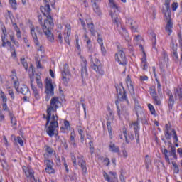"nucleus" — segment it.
<instances>
[{
    "label": "nucleus",
    "mask_w": 182,
    "mask_h": 182,
    "mask_svg": "<svg viewBox=\"0 0 182 182\" xmlns=\"http://www.w3.org/2000/svg\"><path fill=\"white\" fill-rule=\"evenodd\" d=\"M59 97H53L50 102V106L47 108V123H46L45 128L46 129V133L50 137H53L56 133L55 131L56 128L59 127V117L56 114L58 109H59Z\"/></svg>",
    "instance_id": "obj_1"
},
{
    "label": "nucleus",
    "mask_w": 182,
    "mask_h": 182,
    "mask_svg": "<svg viewBox=\"0 0 182 182\" xmlns=\"http://www.w3.org/2000/svg\"><path fill=\"white\" fill-rule=\"evenodd\" d=\"M109 6L113 9L114 13H111V18L114 25L117 26V29L122 36H127V31L120 26V21L119 20V7L114 4L113 0H109Z\"/></svg>",
    "instance_id": "obj_2"
},
{
    "label": "nucleus",
    "mask_w": 182,
    "mask_h": 182,
    "mask_svg": "<svg viewBox=\"0 0 182 182\" xmlns=\"http://www.w3.org/2000/svg\"><path fill=\"white\" fill-rule=\"evenodd\" d=\"M164 8L163 9V14H164L165 19L167 20V23L165 27V31L168 36H171L173 33V22H171V9H170V1L166 0L164 4Z\"/></svg>",
    "instance_id": "obj_3"
},
{
    "label": "nucleus",
    "mask_w": 182,
    "mask_h": 182,
    "mask_svg": "<svg viewBox=\"0 0 182 182\" xmlns=\"http://www.w3.org/2000/svg\"><path fill=\"white\" fill-rule=\"evenodd\" d=\"M55 26V23L52 19L49 18V21L45 22V26H43V32H44L46 36H47L48 41L50 42H53L55 41V37L50 31V29Z\"/></svg>",
    "instance_id": "obj_4"
},
{
    "label": "nucleus",
    "mask_w": 182,
    "mask_h": 182,
    "mask_svg": "<svg viewBox=\"0 0 182 182\" xmlns=\"http://www.w3.org/2000/svg\"><path fill=\"white\" fill-rule=\"evenodd\" d=\"M164 136L166 140H171L173 137L174 143H178V136H177V132L176 129L171 128V124H166L164 129Z\"/></svg>",
    "instance_id": "obj_5"
},
{
    "label": "nucleus",
    "mask_w": 182,
    "mask_h": 182,
    "mask_svg": "<svg viewBox=\"0 0 182 182\" xmlns=\"http://www.w3.org/2000/svg\"><path fill=\"white\" fill-rule=\"evenodd\" d=\"M134 109L137 116V120H141L142 123H147V119H146V115H144V112H143V109L140 106L139 101L136 99H134Z\"/></svg>",
    "instance_id": "obj_6"
},
{
    "label": "nucleus",
    "mask_w": 182,
    "mask_h": 182,
    "mask_svg": "<svg viewBox=\"0 0 182 182\" xmlns=\"http://www.w3.org/2000/svg\"><path fill=\"white\" fill-rule=\"evenodd\" d=\"M90 60L91 62V68L97 74L100 76H103L105 75V71L103 70V66L100 64V61L99 59H95V63L93 62V58H92V55H90Z\"/></svg>",
    "instance_id": "obj_7"
},
{
    "label": "nucleus",
    "mask_w": 182,
    "mask_h": 182,
    "mask_svg": "<svg viewBox=\"0 0 182 182\" xmlns=\"http://www.w3.org/2000/svg\"><path fill=\"white\" fill-rule=\"evenodd\" d=\"M55 87H53V85L52 84V79H46V101L49 102V99H50L51 96L55 95L54 92Z\"/></svg>",
    "instance_id": "obj_8"
},
{
    "label": "nucleus",
    "mask_w": 182,
    "mask_h": 182,
    "mask_svg": "<svg viewBox=\"0 0 182 182\" xmlns=\"http://www.w3.org/2000/svg\"><path fill=\"white\" fill-rule=\"evenodd\" d=\"M36 32L38 33H42V30L38 26L35 27L33 25L30 26V33L33 39V42L36 46H39V40L38 39V34H36Z\"/></svg>",
    "instance_id": "obj_9"
},
{
    "label": "nucleus",
    "mask_w": 182,
    "mask_h": 182,
    "mask_svg": "<svg viewBox=\"0 0 182 182\" xmlns=\"http://www.w3.org/2000/svg\"><path fill=\"white\" fill-rule=\"evenodd\" d=\"M23 171L25 173L28 182H37L36 179H35L33 169L30 167L23 166Z\"/></svg>",
    "instance_id": "obj_10"
},
{
    "label": "nucleus",
    "mask_w": 182,
    "mask_h": 182,
    "mask_svg": "<svg viewBox=\"0 0 182 182\" xmlns=\"http://www.w3.org/2000/svg\"><path fill=\"white\" fill-rule=\"evenodd\" d=\"M42 14H43L44 16H46V19L45 20V22L48 21L49 22V19H51V21H53V18L50 16V6L49 5V3L48 1L46 2L45 6H42L40 8Z\"/></svg>",
    "instance_id": "obj_11"
},
{
    "label": "nucleus",
    "mask_w": 182,
    "mask_h": 182,
    "mask_svg": "<svg viewBox=\"0 0 182 182\" xmlns=\"http://www.w3.org/2000/svg\"><path fill=\"white\" fill-rule=\"evenodd\" d=\"M62 76V80L64 85H68L71 77L70 71H69V65L68 64L64 65Z\"/></svg>",
    "instance_id": "obj_12"
},
{
    "label": "nucleus",
    "mask_w": 182,
    "mask_h": 182,
    "mask_svg": "<svg viewBox=\"0 0 182 182\" xmlns=\"http://www.w3.org/2000/svg\"><path fill=\"white\" fill-rule=\"evenodd\" d=\"M103 177L107 182H117V173L114 171H109V174L104 171Z\"/></svg>",
    "instance_id": "obj_13"
},
{
    "label": "nucleus",
    "mask_w": 182,
    "mask_h": 182,
    "mask_svg": "<svg viewBox=\"0 0 182 182\" xmlns=\"http://www.w3.org/2000/svg\"><path fill=\"white\" fill-rule=\"evenodd\" d=\"M115 60L116 62L119 63V65H126V55L124 54V51L123 50H119L115 54Z\"/></svg>",
    "instance_id": "obj_14"
},
{
    "label": "nucleus",
    "mask_w": 182,
    "mask_h": 182,
    "mask_svg": "<svg viewBox=\"0 0 182 182\" xmlns=\"http://www.w3.org/2000/svg\"><path fill=\"white\" fill-rule=\"evenodd\" d=\"M118 98L120 100H126L127 105H129V100H127V95H126V90L123 86L116 87Z\"/></svg>",
    "instance_id": "obj_15"
},
{
    "label": "nucleus",
    "mask_w": 182,
    "mask_h": 182,
    "mask_svg": "<svg viewBox=\"0 0 182 182\" xmlns=\"http://www.w3.org/2000/svg\"><path fill=\"white\" fill-rule=\"evenodd\" d=\"M44 164L46 167L45 168L46 173L48 174H55V169H53V162L49 159L44 160Z\"/></svg>",
    "instance_id": "obj_16"
},
{
    "label": "nucleus",
    "mask_w": 182,
    "mask_h": 182,
    "mask_svg": "<svg viewBox=\"0 0 182 182\" xmlns=\"http://www.w3.org/2000/svg\"><path fill=\"white\" fill-rule=\"evenodd\" d=\"M77 160L78 166L81 168L83 174H86L87 167L86 166V161H85V158L83 156H78Z\"/></svg>",
    "instance_id": "obj_17"
},
{
    "label": "nucleus",
    "mask_w": 182,
    "mask_h": 182,
    "mask_svg": "<svg viewBox=\"0 0 182 182\" xmlns=\"http://www.w3.org/2000/svg\"><path fill=\"white\" fill-rule=\"evenodd\" d=\"M102 0H91V2L92 4V8L94 12L97 14V15H102V11H100V7H99V4Z\"/></svg>",
    "instance_id": "obj_18"
},
{
    "label": "nucleus",
    "mask_w": 182,
    "mask_h": 182,
    "mask_svg": "<svg viewBox=\"0 0 182 182\" xmlns=\"http://www.w3.org/2000/svg\"><path fill=\"white\" fill-rule=\"evenodd\" d=\"M17 92L18 93H21V95H23L24 96H28V95H30L31 93L29 91V87H28V86L26 85H21L18 89Z\"/></svg>",
    "instance_id": "obj_19"
},
{
    "label": "nucleus",
    "mask_w": 182,
    "mask_h": 182,
    "mask_svg": "<svg viewBox=\"0 0 182 182\" xmlns=\"http://www.w3.org/2000/svg\"><path fill=\"white\" fill-rule=\"evenodd\" d=\"M87 65V62L85 61L83 63V64H82V68H81V76L82 77V79H87V76H88V73H87V68L86 67Z\"/></svg>",
    "instance_id": "obj_20"
},
{
    "label": "nucleus",
    "mask_w": 182,
    "mask_h": 182,
    "mask_svg": "<svg viewBox=\"0 0 182 182\" xmlns=\"http://www.w3.org/2000/svg\"><path fill=\"white\" fill-rule=\"evenodd\" d=\"M129 114H130V111L129 110V107L123 106L122 107V109H120V117L122 118V116H124V117H129Z\"/></svg>",
    "instance_id": "obj_21"
},
{
    "label": "nucleus",
    "mask_w": 182,
    "mask_h": 182,
    "mask_svg": "<svg viewBox=\"0 0 182 182\" xmlns=\"http://www.w3.org/2000/svg\"><path fill=\"white\" fill-rule=\"evenodd\" d=\"M109 151L111 153H120V147L116 146V144L113 142H110L109 145Z\"/></svg>",
    "instance_id": "obj_22"
},
{
    "label": "nucleus",
    "mask_w": 182,
    "mask_h": 182,
    "mask_svg": "<svg viewBox=\"0 0 182 182\" xmlns=\"http://www.w3.org/2000/svg\"><path fill=\"white\" fill-rule=\"evenodd\" d=\"M126 23H127V25H128L129 26H130L131 31H132V32H136V31H137V26H134V23H135V21H133V19H132V18H127V19L126 20Z\"/></svg>",
    "instance_id": "obj_23"
},
{
    "label": "nucleus",
    "mask_w": 182,
    "mask_h": 182,
    "mask_svg": "<svg viewBox=\"0 0 182 182\" xmlns=\"http://www.w3.org/2000/svg\"><path fill=\"white\" fill-rule=\"evenodd\" d=\"M87 25L88 31H90V33H91L92 36H96V30L95 29V24H93V22H87Z\"/></svg>",
    "instance_id": "obj_24"
},
{
    "label": "nucleus",
    "mask_w": 182,
    "mask_h": 182,
    "mask_svg": "<svg viewBox=\"0 0 182 182\" xmlns=\"http://www.w3.org/2000/svg\"><path fill=\"white\" fill-rule=\"evenodd\" d=\"M127 82V86H128L129 90L132 92V93H134V87H133V82H132V80L130 79V76L127 75L126 78Z\"/></svg>",
    "instance_id": "obj_25"
},
{
    "label": "nucleus",
    "mask_w": 182,
    "mask_h": 182,
    "mask_svg": "<svg viewBox=\"0 0 182 182\" xmlns=\"http://www.w3.org/2000/svg\"><path fill=\"white\" fill-rule=\"evenodd\" d=\"M129 127L131 128L132 127L134 129L135 136H137V133H139V122H132V123L129 124Z\"/></svg>",
    "instance_id": "obj_26"
},
{
    "label": "nucleus",
    "mask_w": 182,
    "mask_h": 182,
    "mask_svg": "<svg viewBox=\"0 0 182 182\" xmlns=\"http://www.w3.org/2000/svg\"><path fill=\"white\" fill-rule=\"evenodd\" d=\"M168 106L170 110L173 109V107L174 106V97H168Z\"/></svg>",
    "instance_id": "obj_27"
},
{
    "label": "nucleus",
    "mask_w": 182,
    "mask_h": 182,
    "mask_svg": "<svg viewBox=\"0 0 182 182\" xmlns=\"http://www.w3.org/2000/svg\"><path fill=\"white\" fill-rule=\"evenodd\" d=\"M44 147H45L46 151L48 153V154H56V151H55V150H53L52 147L48 145H46Z\"/></svg>",
    "instance_id": "obj_28"
},
{
    "label": "nucleus",
    "mask_w": 182,
    "mask_h": 182,
    "mask_svg": "<svg viewBox=\"0 0 182 182\" xmlns=\"http://www.w3.org/2000/svg\"><path fill=\"white\" fill-rule=\"evenodd\" d=\"M9 113L11 124L16 126V118H15V116L11 112H9Z\"/></svg>",
    "instance_id": "obj_29"
},
{
    "label": "nucleus",
    "mask_w": 182,
    "mask_h": 182,
    "mask_svg": "<svg viewBox=\"0 0 182 182\" xmlns=\"http://www.w3.org/2000/svg\"><path fill=\"white\" fill-rule=\"evenodd\" d=\"M14 29L16 32V36L18 39H21V38H22V33L21 32V29L18 28V26H16V24H14Z\"/></svg>",
    "instance_id": "obj_30"
},
{
    "label": "nucleus",
    "mask_w": 182,
    "mask_h": 182,
    "mask_svg": "<svg viewBox=\"0 0 182 182\" xmlns=\"http://www.w3.org/2000/svg\"><path fill=\"white\" fill-rule=\"evenodd\" d=\"M152 48L155 50H157V47L156 46V43H157V38L156 37V34H152Z\"/></svg>",
    "instance_id": "obj_31"
},
{
    "label": "nucleus",
    "mask_w": 182,
    "mask_h": 182,
    "mask_svg": "<svg viewBox=\"0 0 182 182\" xmlns=\"http://www.w3.org/2000/svg\"><path fill=\"white\" fill-rule=\"evenodd\" d=\"M9 1L13 9H18V3H16V0H9Z\"/></svg>",
    "instance_id": "obj_32"
},
{
    "label": "nucleus",
    "mask_w": 182,
    "mask_h": 182,
    "mask_svg": "<svg viewBox=\"0 0 182 182\" xmlns=\"http://www.w3.org/2000/svg\"><path fill=\"white\" fill-rule=\"evenodd\" d=\"M0 99H1L3 103H6V102H8V98L6 97V95H5V93L2 91H0Z\"/></svg>",
    "instance_id": "obj_33"
},
{
    "label": "nucleus",
    "mask_w": 182,
    "mask_h": 182,
    "mask_svg": "<svg viewBox=\"0 0 182 182\" xmlns=\"http://www.w3.org/2000/svg\"><path fill=\"white\" fill-rule=\"evenodd\" d=\"M84 41H86L87 46L92 45V41L90 40V38H89V36H87V33H84Z\"/></svg>",
    "instance_id": "obj_34"
},
{
    "label": "nucleus",
    "mask_w": 182,
    "mask_h": 182,
    "mask_svg": "<svg viewBox=\"0 0 182 182\" xmlns=\"http://www.w3.org/2000/svg\"><path fill=\"white\" fill-rule=\"evenodd\" d=\"M36 81L37 83V86L40 87V89H42L43 85H42V80L41 79V77L39 75H37L36 77Z\"/></svg>",
    "instance_id": "obj_35"
},
{
    "label": "nucleus",
    "mask_w": 182,
    "mask_h": 182,
    "mask_svg": "<svg viewBox=\"0 0 182 182\" xmlns=\"http://www.w3.org/2000/svg\"><path fill=\"white\" fill-rule=\"evenodd\" d=\"M175 96H178L180 99H182V91L181 88L175 89Z\"/></svg>",
    "instance_id": "obj_36"
},
{
    "label": "nucleus",
    "mask_w": 182,
    "mask_h": 182,
    "mask_svg": "<svg viewBox=\"0 0 182 182\" xmlns=\"http://www.w3.org/2000/svg\"><path fill=\"white\" fill-rule=\"evenodd\" d=\"M171 156H173V159H177V154L176 151V148L171 146V150L169 151Z\"/></svg>",
    "instance_id": "obj_37"
},
{
    "label": "nucleus",
    "mask_w": 182,
    "mask_h": 182,
    "mask_svg": "<svg viewBox=\"0 0 182 182\" xmlns=\"http://www.w3.org/2000/svg\"><path fill=\"white\" fill-rule=\"evenodd\" d=\"M154 105L157 106H160L161 105V101H160V98L159 97H153Z\"/></svg>",
    "instance_id": "obj_38"
},
{
    "label": "nucleus",
    "mask_w": 182,
    "mask_h": 182,
    "mask_svg": "<svg viewBox=\"0 0 182 182\" xmlns=\"http://www.w3.org/2000/svg\"><path fill=\"white\" fill-rule=\"evenodd\" d=\"M14 77H12L11 82H13L14 87L16 89V90L17 91L19 89V81H18V80H14Z\"/></svg>",
    "instance_id": "obj_39"
},
{
    "label": "nucleus",
    "mask_w": 182,
    "mask_h": 182,
    "mask_svg": "<svg viewBox=\"0 0 182 182\" xmlns=\"http://www.w3.org/2000/svg\"><path fill=\"white\" fill-rule=\"evenodd\" d=\"M107 120H113L114 119V114H113V111L109 110V113L107 114Z\"/></svg>",
    "instance_id": "obj_40"
},
{
    "label": "nucleus",
    "mask_w": 182,
    "mask_h": 182,
    "mask_svg": "<svg viewBox=\"0 0 182 182\" xmlns=\"http://www.w3.org/2000/svg\"><path fill=\"white\" fill-rule=\"evenodd\" d=\"M97 42L100 46H103V36L101 34H97Z\"/></svg>",
    "instance_id": "obj_41"
},
{
    "label": "nucleus",
    "mask_w": 182,
    "mask_h": 182,
    "mask_svg": "<svg viewBox=\"0 0 182 182\" xmlns=\"http://www.w3.org/2000/svg\"><path fill=\"white\" fill-rule=\"evenodd\" d=\"M173 171L175 173V174H178V173H180V169H178V165H177L176 163L173 162Z\"/></svg>",
    "instance_id": "obj_42"
},
{
    "label": "nucleus",
    "mask_w": 182,
    "mask_h": 182,
    "mask_svg": "<svg viewBox=\"0 0 182 182\" xmlns=\"http://www.w3.org/2000/svg\"><path fill=\"white\" fill-rule=\"evenodd\" d=\"M31 89H32L33 93H36V92H39V91H38V88H36L35 87V85H33V80L32 79V77H31Z\"/></svg>",
    "instance_id": "obj_43"
},
{
    "label": "nucleus",
    "mask_w": 182,
    "mask_h": 182,
    "mask_svg": "<svg viewBox=\"0 0 182 182\" xmlns=\"http://www.w3.org/2000/svg\"><path fill=\"white\" fill-rule=\"evenodd\" d=\"M148 108L149 109L151 114H156V109L151 104H148Z\"/></svg>",
    "instance_id": "obj_44"
},
{
    "label": "nucleus",
    "mask_w": 182,
    "mask_h": 182,
    "mask_svg": "<svg viewBox=\"0 0 182 182\" xmlns=\"http://www.w3.org/2000/svg\"><path fill=\"white\" fill-rule=\"evenodd\" d=\"M63 164L65 166L66 173H69V167L68 166V164H66V159L65 157H62Z\"/></svg>",
    "instance_id": "obj_45"
},
{
    "label": "nucleus",
    "mask_w": 182,
    "mask_h": 182,
    "mask_svg": "<svg viewBox=\"0 0 182 182\" xmlns=\"http://www.w3.org/2000/svg\"><path fill=\"white\" fill-rule=\"evenodd\" d=\"M142 52H143V58L141 59V63L142 64L147 63V55H146V52H144V50H142Z\"/></svg>",
    "instance_id": "obj_46"
},
{
    "label": "nucleus",
    "mask_w": 182,
    "mask_h": 182,
    "mask_svg": "<svg viewBox=\"0 0 182 182\" xmlns=\"http://www.w3.org/2000/svg\"><path fill=\"white\" fill-rule=\"evenodd\" d=\"M8 93H9V96H11V99H12V100H14L15 99V94L14 93V90L9 88Z\"/></svg>",
    "instance_id": "obj_47"
},
{
    "label": "nucleus",
    "mask_w": 182,
    "mask_h": 182,
    "mask_svg": "<svg viewBox=\"0 0 182 182\" xmlns=\"http://www.w3.org/2000/svg\"><path fill=\"white\" fill-rule=\"evenodd\" d=\"M1 31L3 32V35L1 36V38H6V36H8V34L6 33V28H5V26H3L1 27Z\"/></svg>",
    "instance_id": "obj_48"
},
{
    "label": "nucleus",
    "mask_w": 182,
    "mask_h": 182,
    "mask_svg": "<svg viewBox=\"0 0 182 182\" xmlns=\"http://www.w3.org/2000/svg\"><path fill=\"white\" fill-rule=\"evenodd\" d=\"M21 62L26 70H28V63L26 62V60H25V58H21Z\"/></svg>",
    "instance_id": "obj_49"
},
{
    "label": "nucleus",
    "mask_w": 182,
    "mask_h": 182,
    "mask_svg": "<svg viewBox=\"0 0 182 182\" xmlns=\"http://www.w3.org/2000/svg\"><path fill=\"white\" fill-rule=\"evenodd\" d=\"M15 141H17L20 144V146H23V140H22V138L21 136H17L16 139H15Z\"/></svg>",
    "instance_id": "obj_50"
},
{
    "label": "nucleus",
    "mask_w": 182,
    "mask_h": 182,
    "mask_svg": "<svg viewBox=\"0 0 182 182\" xmlns=\"http://www.w3.org/2000/svg\"><path fill=\"white\" fill-rule=\"evenodd\" d=\"M87 49L88 53H93V52H95V49L93 48L92 45L87 46Z\"/></svg>",
    "instance_id": "obj_51"
},
{
    "label": "nucleus",
    "mask_w": 182,
    "mask_h": 182,
    "mask_svg": "<svg viewBox=\"0 0 182 182\" xmlns=\"http://www.w3.org/2000/svg\"><path fill=\"white\" fill-rule=\"evenodd\" d=\"M100 48H101V53L102 56H106V55L107 54V51L106 50V48H105L104 46H100Z\"/></svg>",
    "instance_id": "obj_52"
},
{
    "label": "nucleus",
    "mask_w": 182,
    "mask_h": 182,
    "mask_svg": "<svg viewBox=\"0 0 182 182\" xmlns=\"http://www.w3.org/2000/svg\"><path fill=\"white\" fill-rule=\"evenodd\" d=\"M115 105L117 106V115L119 117H120V107L119 106V100L115 101Z\"/></svg>",
    "instance_id": "obj_53"
},
{
    "label": "nucleus",
    "mask_w": 182,
    "mask_h": 182,
    "mask_svg": "<svg viewBox=\"0 0 182 182\" xmlns=\"http://www.w3.org/2000/svg\"><path fill=\"white\" fill-rule=\"evenodd\" d=\"M38 18L39 23L42 27V29H43V26H45V21H44V23H42V16H38Z\"/></svg>",
    "instance_id": "obj_54"
},
{
    "label": "nucleus",
    "mask_w": 182,
    "mask_h": 182,
    "mask_svg": "<svg viewBox=\"0 0 182 182\" xmlns=\"http://www.w3.org/2000/svg\"><path fill=\"white\" fill-rule=\"evenodd\" d=\"M173 55L176 59H178V54L177 53V47H173Z\"/></svg>",
    "instance_id": "obj_55"
},
{
    "label": "nucleus",
    "mask_w": 182,
    "mask_h": 182,
    "mask_svg": "<svg viewBox=\"0 0 182 182\" xmlns=\"http://www.w3.org/2000/svg\"><path fill=\"white\" fill-rule=\"evenodd\" d=\"M70 178L71 181H76V180H77V176H76V173H73L70 176Z\"/></svg>",
    "instance_id": "obj_56"
},
{
    "label": "nucleus",
    "mask_w": 182,
    "mask_h": 182,
    "mask_svg": "<svg viewBox=\"0 0 182 182\" xmlns=\"http://www.w3.org/2000/svg\"><path fill=\"white\" fill-rule=\"evenodd\" d=\"M123 134L125 137L126 143L129 144V139H127V131L126 130V129H123Z\"/></svg>",
    "instance_id": "obj_57"
},
{
    "label": "nucleus",
    "mask_w": 182,
    "mask_h": 182,
    "mask_svg": "<svg viewBox=\"0 0 182 182\" xmlns=\"http://www.w3.org/2000/svg\"><path fill=\"white\" fill-rule=\"evenodd\" d=\"M178 8V3H173L172 4V11H177V9Z\"/></svg>",
    "instance_id": "obj_58"
},
{
    "label": "nucleus",
    "mask_w": 182,
    "mask_h": 182,
    "mask_svg": "<svg viewBox=\"0 0 182 182\" xmlns=\"http://www.w3.org/2000/svg\"><path fill=\"white\" fill-rule=\"evenodd\" d=\"M65 28L67 29V32H66L67 35H70V31H71L70 24H66Z\"/></svg>",
    "instance_id": "obj_59"
},
{
    "label": "nucleus",
    "mask_w": 182,
    "mask_h": 182,
    "mask_svg": "<svg viewBox=\"0 0 182 182\" xmlns=\"http://www.w3.org/2000/svg\"><path fill=\"white\" fill-rule=\"evenodd\" d=\"M71 160L73 161V166H77V163L76 162V157H75V156H71Z\"/></svg>",
    "instance_id": "obj_60"
},
{
    "label": "nucleus",
    "mask_w": 182,
    "mask_h": 182,
    "mask_svg": "<svg viewBox=\"0 0 182 182\" xmlns=\"http://www.w3.org/2000/svg\"><path fill=\"white\" fill-rule=\"evenodd\" d=\"M151 163V161H150V159H146V160H145V164H146V168H149V167H150V164Z\"/></svg>",
    "instance_id": "obj_61"
},
{
    "label": "nucleus",
    "mask_w": 182,
    "mask_h": 182,
    "mask_svg": "<svg viewBox=\"0 0 182 182\" xmlns=\"http://www.w3.org/2000/svg\"><path fill=\"white\" fill-rule=\"evenodd\" d=\"M70 144H71V146H73L74 149H76V147H77V144H76V141L75 139L73 141H70Z\"/></svg>",
    "instance_id": "obj_62"
},
{
    "label": "nucleus",
    "mask_w": 182,
    "mask_h": 182,
    "mask_svg": "<svg viewBox=\"0 0 182 182\" xmlns=\"http://www.w3.org/2000/svg\"><path fill=\"white\" fill-rule=\"evenodd\" d=\"M150 95L151 96H152V97H156L157 96V92H156V90H151Z\"/></svg>",
    "instance_id": "obj_63"
},
{
    "label": "nucleus",
    "mask_w": 182,
    "mask_h": 182,
    "mask_svg": "<svg viewBox=\"0 0 182 182\" xmlns=\"http://www.w3.org/2000/svg\"><path fill=\"white\" fill-rule=\"evenodd\" d=\"M29 72H31V75H35V71L33 70V65L31 64L29 68Z\"/></svg>",
    "instance_id": "obj_64"
}]
</instances>
